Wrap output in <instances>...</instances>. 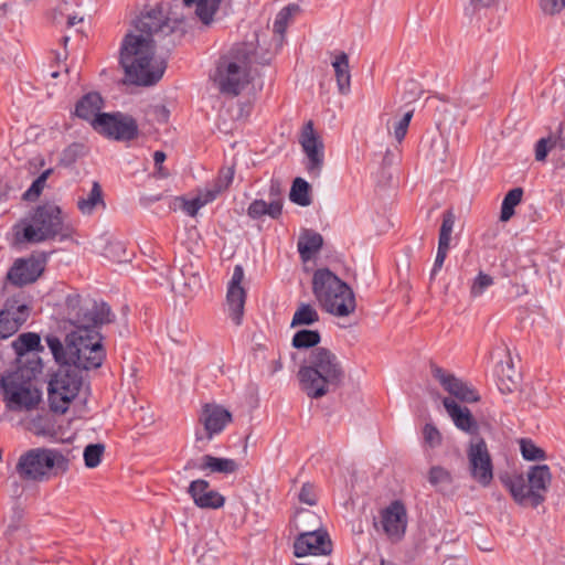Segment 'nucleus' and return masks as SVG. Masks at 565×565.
<instances>
[{"label":"nucleus","mask_w":565,"mask_h":565,"mask_svg":"<svg viewBox=\"0 0 565 565\" xmlns=\"http://www.w3.org/2000/svg\"><path fill=\"white\" fill-rule=\"evenodd\" d=\"M173 31L160 8L141 13L121 42L119 62L127 82L138 86H151L164 74L167 63L156 56L154 36Z\"/></svg>","instance_id":"obj_1"},{"label":"nucleus","mask_w":565,"mask_h":565,"mask_svg":"<svg viewBox=\"0 0 565 565\" xmlns=\"http://www.w3.org/2000/svg\"><path fill=\"white\" fill-rule=\"evenodd\" d=\"M300 390L311 399L335 391L344 379L341 361L331 350L319 347L310 351L298 370Z\"/></svg>","instance_id":"obj_2"},{"label":"nucleus","mask_w":565,"mask_h":565,"mask_svg":"<svg viewBox=\"0 0 565 565\" xmlns=\"http://www.w3.org/2000/svg\"><path fill=\"white\" fill-rule=\"evenodd\" d=\"M18 243H42L72 237L73 228L65 222L62 209L55 203H43L32 209L30 213L13 227Z\"/></svg>","instance_id":"obj_3"},{"label":"nucleus","mask_w":565,"mask_h":565,"mask_svg":"<svg viewBox=\"0 0 565 565\" xmlns=\"http://www.w3.org/2000/svg\"><path fill=\"white\" fill-rule=\"evenodd\" d=\"M312 291L320 306L331 315L347 317L355 310L352 289L328 268L315 271Z\"/></svg>","instance_id":"obj_4"},{"label":"nucleus","mask_w":565,"mask_h":565,"mask_svg":"<svg viewBox=\"0 0 565 565\" xmlns=\"http://www.w3.org/2000/svg\"><path fill=\"white\" fill-rule=\"evenodd\" d=\"M68 468V460L55 448H31L20 455L15 472L22 481L44 482Z\"/></svg>","instance_id":"obj_5"},{"label":"nucleus","mask_w":565,"mask_h":565,"mask_svg":"<svg viewBox=\"0 0 565 565\" xmlns=\"http://www.w3.org/2000/svg\"><path fill=\"white\" fill-rule=\"evenodd\" d=\"M551 480L552 475L547 465L532 466L526 477L521 473L501 477L502 484L518 504L533 508L539 507L545 500V492Z\"/></svg>","instance_id":"obj_6"},{"label":"nucleus","mask_w":565,"mask_h":565,"mask_svg":"<svg viewBox=\"0 0 565 565\" xmlns=\"http://www.w3.org/2000/svg\"><path fill=\"white\" fill-rule=\"evenodd\" d=\"M65 310L67 320L76 328L73 333L83 335L100 334L97 328L109 323L113 318L110 307L106 302H96L78 294L66 297Z\"/></svg>","instance_id":"obj_7"},{"label":"nucleus","mask_w":565,"mask_h":565,"mask_svg":"<svg viewBox=\"0 0 565 565\" xmlns=\"http://www.w3.org/2000/svg\"><path fill=\"white\" fill-rule=\"evenodd\" d=\"M65 310L67 320L76 328L73 333L83 335L100 334L97 328L109 323L113 318L110 307L106 302H96L78 294L66 297Z\"/></svg>","instance_id":"obj_8"},{"label":"nucleus","mask_w":565,"mask_h":565,"mask_svg":"<svg viewBox=\"0 0 565 565\" xmlns=\"http://www.w3.org/2000/svg\"><path fill=\"white\" fill-rule=\"evenodd\" d=\"M65 310L67 320L76 328L73 333L83 335L100 334L97 328L109 323L113 318L110 307L106 302H96L78 294L66 297Z\"/></svg>","instance_id":"obj_9"},{"label":"nucleus","mask_w":565,"mask_h":565,"mask_svg":"<svg viewBox=\"0 0 565 565\" xmlns=\"http://www.w3.org/2000/svg\"><path fill=\"white\" fill-rule=\"evenodd\" d=\"M213 81L220 92L225 95L237 96L248 84V70L245 56H234L232 53L221 56Z\"/></svg>","instance_id":"obj_10"},{"label":"nucleus","mask_w":565,"mask_h":565,"mask_svg":"<svg viewBox=\"0 0 565 565\" xmlns=\"http://www.w3.org/2000/svg\"><path fill=\"white\" fill-rule=\"evenodd\" d=\"M82 380L75 371L60 369L49 382L47 395L50 407L54 413L64 414L70 403L77 396Z\"/></svg>","instance_id":"obj_11"},{"label":"nucleus","mask_w":565,"mask_h":565,"mask_svg":"<svg viewBox=\"0 0 565 565\" xmlns=\"http://www.w3.org/2000/svg\"><path fill=\"white\" fill-rule=\"evenodd\" d=\"M0 390L8 409L13 412L32 411L41 401V392L32 388L29 383L18 382V374L2 377Z\"/></svg>","instance_id":"obj_12"},{"label":"nucleus","mask_w":565,"mask_h":565,"mask_svg":"<svg viewBox=\"0 0 565 565\" xmlns=\"http://www.w3.org/2000/svg\"><path fill=\"white\" fill-rule=\"evenodd\" d=\"M70 350L72 365L84 370L99 367L106 356L100 334L83 335L82 333H76L75 344Z\"/></svg>","instance_id":"obj_13"},{"label":"nucleus","mask_w":565,"mask_h":565,"mask_svg":"<svg viewBox=\"0 0 565 565\" xmlns=\"http://www.w3.org/2000/svg\"><path fill=\"white\" fill-rule=\"evenodd\" d=\"M467 458L471 478L482 487H488L493 480V463L486 440L475 437L467 448Z\"/></svg>","instance_id":"obj_14"},{"label":"nucleus","mask_w":565,"mask_h":565,"mask_svg":"<svg viewBox=\"0 0 565 565\" xmlns=\"http://www.w3.org/2000/svg\"><path fill=\"white\" fill-rule=\"evenodd\" d=\"M95 130L115 140L129 141L137 137L138 125L129 115L104 113L95 119Z\"/></svg>","instance_id":"obj_15"},{"label":"nucleus","mask_w":565,"mask_h":565,"mask_svg":"<svg viewBox=\"0 0 565 565\" xmlns=\"http://www.w3.org/2000/svg\"><path fill=\"white\" fill-rule=\"evenodd\" d=\"M45 265L44 255L17 258L7 273V279L15 287L33 284L44 271Z\"/></svg>","instance_id":"obj_16"},{"label":"nucleus","mask_w":565,"mask_h":565,"mask_svg":"<svg viewBox=\"0 0 565 565\" xmlns=\"http://www.w3.org/2000/svg\"><path fill=\"white\" fill-rule=\"evenodd\" d=\"M299 143L307 158L306 169L309 175L318 177L324 160V146L321 138L315 131L311 120L303 126Z\"/></svg>","instance_id":"obj_17"},{"label":"nucleus","mask_w":565,"mask_h":565,"mask_svg":"<svg viewBox=\"0 0 565 565\" xmlns=\"http://www.w3.org/2000/svg\"><path fill=\"white\" fill-rule=\"evenodd\" d=\"M332 552V542L324 530H312L300 533L294 542V555H328Z\"/></svg>","instance_id":"obj_18"},{"label":"nucleus","mask_w":565,"mask_h":565,"mask_svg":"<svg viewBox=\"0 0 565 565\" xmlns=\"http://www.w3.org/2000/svg\"><path fill=\"white\" fill-rule=\"evenodd\" d=\"M204 428V436L196 433V440H211L214 436L220 435L225 427L232 422V414L225 407L217 404H205L199 417Z\"/></svg>","instance_id":"obj_19"},{"label":"nucleus","mask_w":565,"mask_h":565,"mask_svg":"<svg viewBox=\"0 0 565 565\" xmlns=\"http://www.w3.org/2000/svg\"><path fill=\"white\" fill-rule=\"evenodd\" d=\"M243 279L244 269L241 265H236L228 281L226 292L228 316L236 326L242 324L246 301V290L242 286Z\"/></svg>","instance_id":"obj_20"},{"label":"nucleus","mask_w":565,"mask_h":565,"mask_svg":"<svg viewBox=\"0 0 565 565\" xmlns=\"http://www.w3.org/2000/svg\"><path fill=\"white\" fill-rule=\"evenodd\" d=\"M430 371L434 379L439 382L443 388L459 401L475 403L480 399V396L475 388L443 367L431 364Z\"/></svg>","instance_id":"obj_21"},{"label":"nucleus","mask_w":565,"mask_h":565,"mask_svg":"<svg viewBox=\"0 0 565 565\" xmlns=\"http://www.w3.org/2000/svg\"><path fill=\"white\" fill-rule=\"evenodd\" d=\"M188 493L200 509L216 510L225 503V498L218 491L211 489L210 483L204 479L193 480L189 484Z\"/></svg>","instance_id":"obj_22"},{"label":"nucleus","mask_w":565,"mask_h":565,"mask_svg":"<svg viewBox=\"0 0 565 565\" xmlns=\"http://www.w3.org/2000/svg\"><path fill=\"white\" fill-rule=\"evenodd\" d=\"M443 405L454 422V425L459 429L470 435H477L479 426L471 412L467 407L460 406L456 401L450 397L443 399Z\"/></svg>","instance_id":"obj_23"},{"label":"nucleus","mask_w":565,"mask_h":565,"mask_svg":"<svg viewBox=\"0 0 565 565\" xmlns=\"http://www.w3.org/2000/svg\"><path fill=\"white\" fill-rule=\"evenodd\" d=\"M238 465L234 459L218 458L212 455H204L200 462L190 460L186 462L184 469H199L201 471L209 470L218 473H233L237 470Z\"/></svg>","instance_id":"obj_24"},{"label":"nucleus","mask_w":565,"mask_h":565,"mask_svg":"<svg viewBox=\"0 0 565 565\" xmlns=\"http://www.w3.org/2000/svg\"><path fill=\"white\" fill-rule=\"evenodd\" d=\"M233 0H183L185 7L195 6V14L200 21L209 25L213 22L215 13L221 9H228Z\"/></svg>","instance_id":"obj_25"},{"label":"nucleus","mask_w":565,"mask_h":565,"mask_svg":"<svg viewBox=\"0 0 565 565\" xmlns=\"http://www.w3.org/2000/svg\"><path fill=\"white\" fill-rule=\"evenodd\" d=\"M408 525V513L401 500L391 501V543L404 539Z\"/></svg>","instance_id":"obj_26"},{"label":"nucleus","mask_w":565,"mask_h":565,"mask_svg":"<svg viewBox=\"0 0 565 565\" xmlns=\"http://www.w3.org/2000/svg\"><path fill=\"white\" fill-rule=\"evenodd\" d=\"M103 99L98 93H88L76 104L75 114L77 117L90 121L95 128V119L102 115Z\"/></svg>","instance_id":"obj_27"},{"label":"nucleus","mask_w":565,"mask_h":565,"mask_svg":"<svg viewBox=\"0 0 565 565\" xmlns=\"http://www.w3.org/2000/svg\"><path fill=\"white\" fill-rule=\"evenodd\" d=\"M76 333H71L65 339V344L61 342L57 337L50 335L46 337V343L50 348L54 359L56 362L63 365H72L71 363V348L73 349L75 344Z\"/></svg>","instance_id":"obj_28"},{"label":"nucleus","mask_w":565,"mask_h":565,"mask_svg":"<svg viewBox=\"0 0 565 565\" xmlns=\"http://www.w3.org/2000/svg\"><path fill=\"white\" fill-rule=\"evenodd\" d=\"M1 311H7L8 316L13 318L21 326L30 316V306L23 292L9 297Z\"/></svg>","instance_id":"obj_29"},{"label":"nucleus","mask_w":565,"mask_h":565,"mask_svg":"<svg viewBox=\"0 0 565 565\" xmlns=\"http://www.w3.org/2000/svg\"><path fill=\"white\" fill-rule=\"evenodd\" d=\"M563 127L558 125L555 131H552L546 138H541L535 145V159L544 161L550 150L558 148L565 150V138L562 136Z\"/></svg>","instance_id":"obj_30"},{"label":"nucleus","mask_w":565,"mask_h":565,"mask_svg":"<svg viewBox=\"0 0 565 565\" xmlns=\"http://www.w3.org/2000/svg\"><path fill=\"white\" fill-rule=\"evenodd\" d=\"M323 244L322 236L313 231L306 230L298 238L297 248L302 260H309L318 253Z\"/></svg>","instance_id":"obj_31"},{"label":"nucleus","mask_w":565,"mask_h":565,"mask_svg":"<svg viewBox=\"0 0 565 565\" xmlns=\"http://www.w3.org/2000/svg\"><path fill=\"white\" fill-rule=\"evenodd\" d=\"M281 211L282 203L279 199L269 203L264 200H254L247 209V215L253 220H258L265 215L271 218H278L281 215Z\"/></svg>","instance_id":"obj_32"},{"label":"nucleus","mask_w":565,"mask_h":565,"mask_svg":"<svg viewBox=\"0 0 565 565\" xmlns=\"http://www.w3.org/2000/svg\"><path fill=\"white\" fill-rule=\"evenodd\" d=\"M97 206L105 207L103 190L98 181H94L92 189L86 198L77 200V209L84 215H90Z\"/></svg>","instance_id":"obj_33"},{"label":"nucleus","mask_w":565,"mask_h":565,"mask_svg":"<svg viewBox=\"0 0 565 565\" xmlns=\"http://www.w3.org/2000/svg\"><path fill=\"white\" fill-rule=\"evenodd\" d=\"M337 84L341 94H348L350 90L351 74L349 70V57L344 52L339 53L332 62Z\"/></svg>","instance_id":"obj_34"},{"label":"nucleus","mask_w":565,"mask_h":565,"mask_svg":"<svg viewBox=\"0 0 565 565\" xmlns=\"http://www.w3.org/2000/svg\"><path fill=\"white\" fill-rule=\"evenodd\" d=\"M414 113L415 108L411 103H406L396 111L394 121V138L397 142L401 143L404 140Z\"/></svg>","instance_id":"obj_35"},{"label":"nucleus","mask_w":565,"mask_h":565,"mask_svg":"<svg viewBox=\"0 0 565 565\" xmlns=\"http://www.w3.org/2000/svg\"><path fill=\"white\" fill-rule=\"evenodd\" d=\"M12 349L19 358H22L29 352L42 351L43 347L41 345V338L38 333L25 332L21 333L12 342Z\"/></svg>","instance_id":"obj_36"},{"label":"nucleus","mask_w":565,"mask_h":565,"mask_svg":"<svg viewBox=\"0 0 565 565\" xmlns=\"http://www.w3.org/2000/svg\"><path fill=\"white\" fill-rule=\"evenodd\" d=\"M523 196L522 188H514L510 190L501 204L500 220L502 222L509 221L514 214V207L521 202Z\"/></svg>","instance_id":"obj_37"},{"label":"nucleus","mask_w":565,"mask_h":565,"mask_svg":"<svg viewBox=\"0 0 565 565\" xmlns=\"http://www.w3.org/2000/svg\"><path fill=\"white\" fill-rule=\"evenodd\" d=\"M318 320L319 313L311 305L300 303L294 313L291 327L310 326L316 323Z\"/></svg>","instance_id":"obj_38"},{"label":"nucleus","mask_w":565,"mask_h":565,"mask_svg":"<svg viewBox=\"0 0 565 565\" xmlns=\"http://www.w3.org/2000/svg\"><path fill=\"white\" fill-rule=\"evenodd\" d=\"M320 340L319 331L302 329L295 333L291 344L296 349L318 348Z\"/></svg>","instance_id":"obj_39"},{"label":"nucleus","mask_w":565,"mask_h":565,"mask_svg":"<svg viewBox=\"0 0 565 565\" xmlns=\"http://www.w3.org/2000/svg\"><path fill=\"white\" fill-rule=\"evenodd\" d=\"M289 198L291 202L300 206L310 205L311 200L309 196V183L301 178H296L292 182Z\"/></svg>","instance_id":"obj_40"},{"label":"nucleus","mask_w":565,"mask_h":565,"mask_svg":"<svg viewBox=\"0 0 565 565\" xmlns=\"http://www.w3.org/2000/svg\"><path fill=\"white\" fill-rule=\"evenodd\" d=\"M495 374L509 392L513 391L516 385L515 377L518 374L511 359L505 362L498 363L495 366Z\"/></svg>","instance_id":"obj_41"},{"label":"nucleus","mask_w":565,"mask_h":565,"mask_svg":"<svg viewBox=\"0 0 565 565\" xmlns=\"http://www.w3.org/2000/svg\"><path fill=\"white\" fill-rule=\"evenodd\" d=\"M492 56H488L482 61L475 64L473 71L470 74V81L472 85L483 84L489 81L492 76Z\"/></svg>","instance_id":"obj_42"},{"label":"nucleus","mask_w":565,"mask_h":565,"mask_svg":"<svg viewBox=\"0 0 565 565\" xmlns=\"http://www.w3.org/2000/svg\"><path fill=\"white\" fill-rule=\"evenodd\" d=\"M234 179V169L223 168L220 170L218 175L213 180L209 186L217 194L220 195L224 191H226L230 185L232 184Z\"/></svg>","instance_id":"obj_43"},{"label":"nucleus","mask_w":565,"mask_h":565,"mask_svg":"<svg viewBox=\"0 0 565 565\" xmlns=\"http://www.w3.org/2000/svg\"><path fill=\"white\" fill-rule=\"evenodd\" d=\"M52 169L44 170L30 185V188L23 193L25 201H35L42 193L47 178L52 173Z\"/></svg>","instance_id":"obj_44"},{"label":"nucleus","mask_w":565,"mask_h":565,"mask_svg":"<svg viewBox=\"0 0 565 565\" xmlns=\"http://www.w3.org/2000/svg\"><path fill=\"white\" fill-rule=\"evenodd\" d=\"M520 450L523 459L527 461L544 460L545 451L536 446L531 439L520 441Z\"/></svg>","instance_id":"obj_45"},{"label":"nucleus","mask_w":565,"mask_h":565,"mask_svg":"<svg viewBox=\"0 0 565 565\" xmlns=\"http://www.w3.org/2000/svg\"><path fill=\"white\" fill-rule=\"evenodd\" d=\"M105 446L103 444H90L84 449V461L87 468H95L102 461Z\"/></svg>","instance_id":"obj_46"},{"label":"nucleus","mask_w":565,"mask_h":565,"mask_svg":"<svg viewBox=\"0 0 565 565\" xmlns=\"http://www.w3.org/2000/svg\"><path fill=\"white\" fill-rule=\"evenodd\" d=\"M428 481L434 487L449 486L452 482L451 473L440 467H431L428 473Z\"/></svg>","instance_id":"obj_47"},{"label":"nucleus","mask_w":565,"mask_h":565,"mask_svg":"<svg viewBox=\"0 0 565 565\" xmlns=\"http://www.w3.org/2000/svg\"><path fill=\"white\" fill-rule=\"evenodd\" d=\"M20 328L21 324L8 316L7 311H0V340L10 338Z\"/></svg>","instance_id":"obj_48"},{"label":"nucleus","mask_w":565,"mask_h":565,"mask_svg":"<svg viewBox=\"0 0 565 565\" xmlns=\"http://www.w3.org/2000/svg\"><path fill=\"white\" fill-rule=\"evenodd\" d=\"M492 285L493 278L490 275L480 271L478 276L473 279V282L470 288V294L475 298L479 297Z\"/></svg>","instance_id":"obj_49"},{"label":"nucleus","mask_w":565,"mask_h":565,"mask_svg":"<svg viewBox=\"0 0 565 565\" xmlns=\"http://www.w3.org/2000/svg\"><path fill=\"white\" fill-rule=\"evenodd\" d=\"M295 6H287L282 8L274 21L273 30L275 33L282 35L287 29L288 20L290 19Z\"/></svg>","instance_id":"obj_50"},{"label":"nucleus","mask_w":565,"mask_h":565,"mask_svg":"<svg viewBox=\"0 0 565 565\" xmlns=\"http://www.w3.org/2000/svg\"><path fill=\"white\" fill-rule=\"evenodd\" d=\"M82 146L78 143H72L66 147L60 156V164L63 167H71L81 156Z\"/></svg>","instance_id":"obj_51"},{"label":"nucleus","mask_w":565,"mask_h":565,"mask_svg":"<svg viewBox=\"0 0 565 565\" xmlns=\"http://www.w3.org/2000/svg\"><path fill=\"white\" fill-rule=\"evenodd\" d=\"M298 499L301 503L310 507L316 505L318 501L316 487L310 482L303 483L299 491Z\"/></svg>","instance_id":"obj_52"},{"label":"nucleus","mask_w":565,"mask_h":565,"mask_svg":"<svg viewBox=\"0 0 565 565\" xmlns=\"http://www.w3.org/2000/svg\"><path fill=\"white\" fill-rule=\"evenodd\" d=\"M423 436L425 443L434 448L441 444V435L439 430L430 423H427L423 428Z\"/></svg>","instance_id":"obj_53"},{"label":"nucleus","mask_w":565,"mask_h":565,"mask_svg":"<svg viewBox=\"0 0 565 565\" xmlns=\"http://www.w3.org/2000/svg\"><path fill=\"white\" fill-rule=\"evenodd\" d=\"M454 228V220L450 214L444 217L440 232H439V238L438 243L440 245H449L450 243V236Z\"/></svg>","instance_id":"obj_54"},{"label":"nucleus","mask_w":565,"mask_h":565,"mask_svg":"<svg viewBox=\"0 0 565 565\" xmlns=\"http://www.w3.org/2000/svg\"><path fill=\"white\" fill-rule=\"evenodd\" d=\"M373 526L376 533L388 534V507L380 510V515L373 520Z\"/></svg>","instance_id":"obj_55"},{"label":"nucleus","mask_w":565,"mask_h":565,"mask_svg":"<svg viewBox=\"0 0 565 565\" xmlns=\"http://www.w3.org/2000/svg\"><path fill=\"white\" fill-rule=\"evenodd\" d=\"M448 249H449V245H440L438 243L437 254H436V257H435V262H434L433 268L430 270V278L431 279L435 278L437 273L441 269V267L444 265V262H445V259L447 257Z\"/></svg>","instance_id":"obj_56"},{"label":"nucleus","mask_w":565,"mask_h":565,"mask_svg":"<svg viewBox=\"0 0 565 565\" xmlns=\"http://www.w3.org/2000/svg\"><path fill=\"white\" fill-rule=\"evenodd\" d=\"M542 10L547 14H555L565 8V0H541Z\"/></svg>","instance_id":"obj_57"},{"label":"nucleus","mask_w":565,"mask_h":565,"mask_svg":"<svg viewBox=\"0 0 565 565\" xmlns=\"http://www.w3.org/2000/svg\"><path fill=\"white\" fill-rule=\"evenodd\" d=\"M202 207L203 205L196 196L191 200H185L182 205L184 213L192 217L195 216Z\"/></svg>","instance_id":"obj_58"},{"label":"nucleus","mask_w":565,"mask_h":565,"mask_svg":"<svg viewBox=\"0 0 565 565\" xmlns=\"http://www.w3.org/2000/svg\"><path fill=\"white\" fill-rule=\"evenodd\" d=\"M218 195L207 185L205 189L201 190L196 198L200 200L203 206L213 202Z\"/></svg>","instance_id":"obj_59"},{"label":"nucleus","mask_w":565,"mask_h":565,"mask_svg":"<svg viewBox=\"0 0 565 565\" xmlns=\"http://www.w3.org/2000/svg\"><path fill=\"white\" fill-rule=\"evenodd\" d=\"M167 156L163 151H154L153 153V161H154V166L158 168L159 172H161L162 170V163L164 162Z\"/></svg>","instance_id":"obj_60"},{"label":"nucleus","mask_w":565,"mask_h":565,"mask_svg":"<svg viewBox=\"0 0 565 565\" xmlns=\"http://www.w3.org/2000/svg\"><path fill=\"white\" fill-rule=\"evenodd\" d=\"M498 0H470V4L475 9L489 8L493 6Z\"/></svg>","instance_id":"obj_61"},{"label":"nucleus","mask_w":565,"mask_h":565,"mask_svg":"<svg viewBox=\"0 0 565 565\" xmlns=\"http://www.w3.org/2000/svg\"><path fill=\"white\" fill-rule=\"evenodd\" d=\"M82 20H83L82 18H77L76 15H70L67 18V26L68 28L74 26L77 23H79Z\"/></svg>","instance_id":"obj_62"},{"label":"nucleus","mask_w":565,"mask_h":565,"mask_svg":"<svg viewBox=\"0 0 565 565\" xmlns=\"http://www.w3.org/2000/svg\"><path fill=\"white\" fill-rule=\"evenodd\" d=\"M41 367H42L41 361L38 359L36 361L33 362V365L31 367V373L35 374L36 372H40Z\"/></svg>","instance_id":"obj_63"},{"label":"nucleus","mask_w":565,"mask_h":565,"mask_svg":"<svg viewBox=\"0 0 565 565\" xmlns=\"http://www.w3.org/2000/svg\"><path fill=\"white\" fill-rule=\"evenodd\" d=\"M51 76H52L53 78H56V77L58 76V72H53V73L51 74Z\"/></svg>","instance_id":"obj_64"}]
</instances>
